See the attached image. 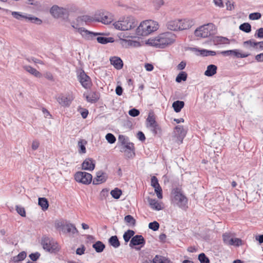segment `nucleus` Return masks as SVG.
Masks as SVG:
<instances>
[{
  "label": "nucleus",
  "instance_id": "1",
  "mask_svg": "<svg viewBox=\"0 0 263 263\" xmlns=\"http://www.w3.org/2000/svg\"><path fill=\"white\" fill-rule=\"evenodd\" d=\"M91 21V18L88 15H82L77 18L76 23H71V27L75 29L76 32L79 33L82 37L86 40H92L94 36L103 34L99 32H93L86 29L81 26H84Z\"/></svg>",
  "mask_w": 263,
  "mask_h": 263
},
{
  "label": "nucleus",
  "instance_id": "2",
  "mask_svg": "<svg viewBox=\"0 0 263 263\" xmlns=\"http://www.w3.org/2000/svg\"><path fill=\"white\" fill-rule=\"evenodd\" d=\"M159 27L158 23L155 21L152 20L143 21L136 29L137 36L138 37L147 36L157 30Z\"/></svg>",
  "mask_w": 263,
  "mask_h": 263
},
{
  "label": "nucleus",
  "instance_id": "3",
  "mask_svg": "<svg viewBox=\"0 0 263 263\" xmlns=\"http://www.w3.org/2000/svg\"><path fill=\"white\" fill-rule=\"evenodd\" d=\"M176 40V35L172 32H165L159 34L149 41V44L157 48H164L172 44Z\"/></svg>",
  "mask_w": 263,
  "mask_h": 263
},
{
  "label": "nucleus",
  "instance_id": "4",
  "mask_svg": "<svg viewBox=\"0 0 263 263\" xmlns=\"http://www.w3.org/2000/svg\"><path fill=\"white\" fill-rule=\"evenodd\" d=\"M114 27L119 30H131L137 26L136 19L132 16H127L120 18L112 24Z\"/></svg>",
  "mask_w": 263,
  "mask_h": 263
},
{
  "label": "nucleus",
  "instance_id": "5",
  "mask_svg": "<svg viewBox=\"0 0 263 263\" xmlns=\"http://www.w3.org/2000/svg\"><path fill=\"white\" fill-rule=\"evenodd\" d=\"M216 27L213 23H208L197 28L194 31L196 37L205 38L214 34L215 32Z\"/></svg>",
  "mask_w": 263,
  "mask_h": 263
},
{
  "label": "nucleus",
  "instance_id": "6",
  "mask_svg": "<svg viewBox=\"0 0 263 263\" xmlns=\"http://www.w3.org/2000/svg\"><path fill=\"white\" fill-rule=\"evenodd\" d=\"M172 202L182 209H185L187 203L186 197L178 190H174L172 193Z\"/></svg>",
  "mask_w": 263,
  "mask_h": 263
},
{
  "label": "nucleus",
  "instance_id": "7",
  "mask_svg": "<svg viewBox=\"0 0 263 263\" xmlns=\"http://www.w3.org/2000/svg\"><path fill=\"white\" fill-rule=\"evenodd\" d=\"M118 37L123 42L127 43L128 46L138 47L140 45V43L137 41H134L130 40H127L128 38L137 37L136 31L133 33L121 32L118 34Z\"/></svg>",
  "mask_w": 263,
  "mask_h": 263
},
{
  "label": "nucleus",
  "instance_id": "8",
  "mask_svg": "<svg viewBox=\"0 0 263 263\" xmlns=\"http://www.w3.org/2000/svg\"><path fill=\"white\" fill-rule=\"evenodd\" d=\"M74 179L77 182L84 184H90L92 180V175L87 172H78L74 175Z\"/></svg>",
  "mask_w": 263,
  "mask_h": 263
},
{
  "label": "nucleus",
  "instance_id": "9",
  "mask_svg": "<svg viewBox=\"0 0 263 263\" xmlns=\"http://www.w3.org/2000/svg\"><path fill=\"white\" fill-rule=\"evenodd\" d=\"M43 248L48 252H53L58 248L57 243L48 237H44L41 241Z\"/></svg>",
  "mask_w": 263,
  "mask_h": 263
},
{
  "label": "nucleus",
  "instance_id": "10",
  "mask_svg": "<svg viewBox=\"0 0 263 263\" xmlns=\"http://www.w3.org/2000/svg\"><path fill=\"white\" fill-rule=\"evenodd\" d=\"M146 122L147 127L153 133V134L157 135L160 133L161 129L156 122L153 116L149 115L146 119Z\"/></svg>",
  "mask_w": 263,
  "mask_h": 263
},
{
  "label": "nucleus",
  "instance_id": "11",
  "mask_svg": "<svg viewBox=\"0 0 263 263\" xmlns=\"http://www.w3.org/2000/svg\"><path fill=\"white\" fill-rule=\"evenodd\" d=\"M220 54L224 56H232L236 58H245L250 55L249 53H242L239 49L225 50L220 52Z\"/></svg>",
  "mask_w": 263,
  "mask_h": 263
},
{
  "label": "nucleus",
  "instance_id": "12",
  "mask_svg": "<svg viewBox=\"0 0 263 263\" xmlns=\"http://www.w3.org/2000/svg\"><path fill=\"white\" fill-rule=\"evenodd\" d=\"M78 78L82 86L85 88L87 89L91 86V82L90 78L83 70H80L78 74Z\"/></svg>",
  "mask_w": 263,
  "mask_h": 263
},
{
  "label": "nucleus",
  "instance_id": "13",
  "mask_svg": "<svg viewBox=\"0 0 263 263\" xmlns=\"http://www.w3.org/2000/svg\"><path fill=\"white\" fill-rule=\"evenodd\" d=\"M73 99V97L70 95H64L61 94L57 98V101L62 106H69Z\"/></svg>",
  "mask_w": 263,
  "mask_h": 263
},
{
  "label": "nucleus",
  "instance_id": "14",
  "mask_svg": "<svg viewBox=\"0 0 263 263\" xmlns=\"http://www.w3.org/2000/svg\"><path fill=\"white\" fill-rule=\"evenodd\" d=\"M108 178L107 174L102 171H99L96 173V176L93 179L92 183L95 185L99 184L105 182Z\"/></svg>",
  "mask_w": 263,
  "mask_h": 263
},
{
  "label": "nucleus",
  "instance_id": "15",
  "mask_svg": "<svg viewBox=\"0 0 263 263\" xmlns=\"http://www.w3.org/2000/svg\"><path fill=\"white\" fill-rule=\"evenodd\" d=\"M186 132L182 126H177L175 128L174 134L177 137L178 140L179 141V143H181L183 141V139L186 136Z\"/></svg>",
  "mask_w": 263,
  "mask_h": 263
},
{
  "label": "nucleus",
  "instance_id": "16",
  "mask_svg": "<svg viewBox=\"0 0 263 263\" xmlns=\"http://www.w3.org/2000/svg\"><path fill=\"white\" fill-rule=\"evenodd\" d=\"M147 201L151 208L154 210L160 211L164 208L163 203L161 201H158L156 199L148 198Z\"/></svg>",
  "mask_w": 263,
  "mask_h": 263
},
{
  "label": "nucleus",
  "instance_id": "17",
  "mask_svg": "<svg viewBox=\"0 0 263 263\" xmlns=\"http://www.w3.org/2000/svg\"><path fill=\"white\" fill-rule=\"evenodd\" d=\"M195 24L194 19L186 18L180 19V30L187 29L192 27Z\"/></svg>",
  "mask_w": 263,
  "mask_h": 263
},
{
  "label": "nucleus",
  "instance_id": "18",
  "mask_svg": "<svg viewBox=\"0 0 263 263\" xmlns=\"http://www.w3.org/2000/svg\"><path fill=\"white\" fill-rule=\"evenodd\" d=\"M65 9L63 8L60 7L57 5L53 6L50 10V12L54 18H59L64 15Z\"/></svg>",
  "mask_w": 263,
  "mask_h": 263
},
{
  "label": "nucleus",
  "instance_id": "19",
  "mask_svg": "<svg viewBox=\"0 0 263 263\" xmlns=\"http://www.w3.org/2000/svg\"><path fill=\"white\" fill-rule=\"evenodd\" d=\"M166 27L172 31L180 30V19L169 20L166 23Z\"/></svg>",
  "mask_w": 263,
  "mask_h": 263
},
{
  "label": "nucleus",
  "instance_id": "20",
  "mask_svg": "<svg viewBox=\"0 0 263 263\" xmlns=\"http://www.w3.org/2000/svg\"><path fill=\"white\" fill-rule=\"evenodd\" d=\"M82 168L84 170L92 171L95 167V161L92 159H86L82 164Z\"/></svg>",
  "mask_w": 263,
  "mask_h": 263
},
{
  "label": "nucleus",
  "instance_id": "21",
  "mask_svg": "<svg viewBox=\"0 0 263 263\" xmlns=\"http://www.w3.org/2000/svg\"><path fill=\"white\" fill-rule=\"evenodd\" d=\"M100 15V17L97 19V21L104 24H110L113 20L111 15L107 12H102Z\"/></svg>",
  "mask_w": 263,
  "mask_h": 263
},
{
  "label": "nucleus",
  "instance_id": "22",
  "mask_svg": "<svg viewBox=\"0 0 263 263\" xmlns=\"http://www.w3.org/2000/svg\"><path fill=\"white\" fill-rule=\"evenodd\" d=\"M145 243V240L143 237L142 235H137L135 236H133L132 238L129 246L132 247L133 246H137V245H144Z\"/></svg>",
  "mask_w": 263,
  "mask_h": 263
},
{
  "label": "nucleus",
  "instance_id": "23",
  "mask_svg": "<svg viewBox=\"0 0 263 263\" xmlns=\"http://www.w3.org/2000/svg\"><path fill=\"white\" fill-rule=\"evenodd\" d=\"M111 64L117 69H120L122 68L123 64L121 59L117 57H114L110 58Z\"/></svg>",
  "mask_w": 263,
  "mask_h": 263
},
{
  "label": "nucleus",
  "instance_id": "24",
  "mask_svg": "<svg viewBox=\"0 0 263 263\" xmlns=\"http://www.w3.org/2000/svg\"><path fill=\"white\" fill-rule=\"evenodd\" d=\"M24 68L26 71H27V72H28L29 73H30V74H32L33 76L36 78H40L42 77V74L41 72H40L36 69L30 66H24Z\"/></svg>",
  "mask_w": 263,
  "mask_h": 263
},
{
  "label": "nucleus",
  "instance_id": "25",
  "mask_svg": "<svg viewBox=\"0 0 263 263\" xmlns=\"http://www.w3.org/2000/svg\"><path fill=\"white\" fill-rule=\"evenodd\" d=\"M217 67L216 65L211 64L208 66L206 70L204 72V75L208 77H212L216 73Z\"/></svg>",
  "mask_w": 263,
  "mask_h": 263
},
{
  "label": "nucleus",
  "instance_id": "26",
  "mask_svg": "<svg viewBox=\"0 0 263 263\" xmlns=\"http://www.w3.org/2000/svg\"><path fill=\"white\" fill-rule=\"evenodd\" d=\"M65 226L66 230L65 234H68L70 236H73L78 233V230L73 224L68 222Z\"/></svg>",
  "mask_w": 263,
  "mask_h": 263
},
{
  "label": "nucleus",
  "instance_id": "27",
  "mask_svg": "<svg viewBox=\"0 0 263 263\" xmlns=\"http://www.w3.org/2000/svg\"><path fill=\"white\" fill-rule=\"evenodd\" d=\"M68 223L67 221H58L55 223V228L60 232H62L63 233H66V225Z\"/></svg>",
  "mask_w": 263,
  "mask_h": 263
},
{
  "label": "nucleus",
  "instance_id": "28",
  "mask_svg": "<svg viewBox=\"0 0 263 263\" xmlns=\"http://www.w3.org/2000/svg\"><path fill=\"white\" fill-rule=\"evenodd\" d=\"M184 103L182 101H176L173 102L172 107L176 112H179L184 107Z\"/></svg>",
  "mask_w": 263,
  "mask_h": 263
},
{
  "label": "nucleus",
  "instance_id": "29",
  "mask_svg": "<svg viewBox=\"0 0 263 263\" xmlns=\"http://www.w3.org/2000/svg\"><path fill=\"white\" fill-rule=\"evenodd\" d=\"M39 205L42 208L43 211H45L48 208V201L45 198H39Z\"/></svg>",
  "mask_w": 263,
  "mask_h": 263
},
{
  "label": "nucleus",
  "instance_id": "30",
  "mask_svg": "<svg viewBox=\"0 0 263 263\" xmlns=\"http://www.w3.org/2000/svg\"><path fill=\"white\" fill-rule=\"evenodd\" d=\"M86 100L88 102L93 103L96 102L98 99L97 94L95 92H90L86 96Z\"/></svg>",
  "mask_w": 263,
  "mask_h": 263
},
{
  "label": "nucleus",
  "instance_id": "31",
  "mask_svg": "<svg viewBox=\"0 0 263 263\" xmlns=\"http://www.w3.org/2000/svg\"><path fill=\"white\" fill-rule=\"evenodd\" d=\"M97 40L98 43L102 44H105L108 43H112L114 41V38L111 37H106L103 36H98L97 38Z\"/></svg>",
  "mask_w": 263,
  "mask_h": 263
},
{
  "label": "nucleus",
  "instance_id": "32",
  "mask_svg": "<svg viewBox=\"0 0 263 263\" xmlns=\"http://www.w3.org/2000/svg\"><path fill=\"white\" fill-rule=\"evenodd\" d=\"M92 247L98 253L102 252L105 248V245L100 241H97L92 245Z\"/></svg>",
  "mask_w": 263,
  "mask_h": 263
},
{
  "label": "nucleus",
  "instance_id": "33",
  "mask_svg": "<svg viewBox=\"0 0 263 263\" xmlns=\"http://www.w3.org/2000/svg\"><path fill=\"white\" fill-rule=\"evenodd\" d=\"M109 242L115 248H117L120 246V242L117 236H111L109 239Z\"/></svg>",
  "mask_w": 263,
  "mask_h": 263
},
{
  "label": "nucleus",
  "instance_id": "34",
  "mask_svg": "<svg viewBox=\"0 0 263 263\" xmlns=\"http://www.w3.org/2000/svg\"><path fill=\"white\" fill-rule=\"evenodd\" d=\"M153 263H169V260L164 257L156 255L153 258Z\"/></svg>",
  "mask_w": 263,
  "mask_h": 263
},
{
  "label": "nucleus",
  "instance_id": "35",
  "mask_svg": "<svg viewBox=\"0 0 263 263\" xmlns=\"http://www.w3.org/2000/svg\"><path fill=\"white\" fill-rule=\"evenodd\" d=\"M239 28L240 30L246 33H249L251 31V26L248 23H245L241 24L239 26Z\"/></svg>",
  "mask_w": 263,
  "mask_h": 263
},
{
  "label": "nucleus",
  "instance_id": "36",
  "mask_svg": "<svg viewBox=\"0 0 263 263\" xmlns=\"http://www.w3.org/2000/svg\"><path fill=\"white\" fill-rule=\"evenodd\" d=\"M26 253L24 251L21 252L17 256L13 257V261L14 262H18L23 260L26 257Z\"/></svg>",
  "mask_w": 263,
  "mask_h": 263
},
{
  "label": "nucleus",
  "instance_id": "37",
  "mask_svg": "<svg viewBox=\"0 0 263 263\" xmlns=\"http://www.w3.org/2000/svg\"><path fill=\"white\" fill-rule=\"evenodd\" d=\"M25 18L37 25H40L42 23V21L41 19L35 16L30 15L28 16L26 15V17Z\"/></svg>",
  "mask_w": 263,
  "mask_h": 263
},
{
  "label": "nucleus",
  "instance_id": "38",
  "mask_svg": "<svg viewBox=\"0 0 263 263\" xmlns=\"http://www.w3.org/2000/svg\"><path fill=\"white\" fill-rule=\"evenodd\" d=\"M86 144V141L85 140H81L78 142V147L79 148V152L81 154L86 153V148L85 145Z\"/></svg>",
  "mask_w": 263,
  "mask_h": 263
},
{
  "label": "nucleus",
  "instance_id": "39",
  "mask_svg": "<svg viewBox=\"0 0 263 263\" xmlns=\"http://www.w3.org/2000/svg\"><path fill=\"white\" fill-rule=\"evenodd\" d=\"M187 79V74L184 71L180 72L176 78V81L178 83L181 82L182 81H185Z\"/></svg>",
  "mask_w": 263,
  "mask_h": 263
},
{
  "label": "nucleus",
  "instance_id": "40",
  "mask_svg": "<svg viewBox=\"0 0 263 263\" xmlns=\"http://www.w3.org/2000/svg\"><path fill=\"white\" fill-rule=\"evenodd\" d=\"M134 234L135 232L133 230H129L125 232L123 235V238L124 241L126 242H128Z\"/></svg>",
  "mask_w": 263,
  "mask_h": 263
},
{
  "label": "nucleus",
  "instance_id": "41",
  "mask_svg": "<svg viewBox=\"0 0 263 263\" xmlns=\"http://www.w3.org/2000/svg\"><path fill=\"white\" fill-rule=\"evenodd\" d=\"M110 194L114 198L118 199L121 196L122 191L118 188H116L110 192Z\"/></svg>",
  "mask_w": 263,
  "mask_h": 263
},
{
  "label": "nucleus",
  "instance_id": "42",
  "mask_svg": "<svg viewBox=\"0 0 263 263\" xmlns=\"http://www.w3.org/2000/svg\"><path fill=\"white\" fill-rule=\"evenodd\" d=\"M214 42L217 44H229V40L224 37L222 36H217L215 38Z\"/></svg>",
  "mask_w": 263,
  "mask_h": 263
},
{
  "label": "nucleus",
  "instance_id": "43",
  "mask_svg": "<svg viewBox=\"0 0 263 263\" xmlns=\"http://www.w3.org/2000/svg\"><path fill=\"white\" fill-rule=\"evenodd\" d=\"M222 237L224 243L226 245H230L231 242H232L233 239L231 235L229 233H224L223 234Z\"/></svg>",
  "mask_w": 263,
  "mask_h": 263
},
{
  "label": "nucleus",
  "instance_id": "44",
  "mask_svg": "<svg viewBox=\"0 0 263 263\" xmlns=\"http://www.w3.org/2000/svg\"><path fill=\"white\" fill-rule=\"evenodd\" d=\"M244 46H247V45H249L251 47L255 48L256 49H258L257 46V42H255L253 40H250L247 41H245L243 43Z\"/></svg>",
  "mask_w": 263,
  "mask_h": 263
},
{
  "label": "nucleus",
  "instance_id": "45",
  "mask_svg": "<svg viewBox=\"0 0 263 263\" xmlns=\"http://www.w3.org/2000/svg\"><path fill=\"white\" fill-rule=\"evenodd\" d=\"M11 14L15 18L18 20H21L22 18H25L26 17V15H23L21 12H20L12 11Z\"/></svg>",
  "mask_w": 263,
  "mask_h": 263
},
{
  "label": "nucleus",
  "instance_id": "46",
  "mask_svg": "<svg viewBox=\"0 0 263 263\" xmlns=\"http://www.w3.org/2000/svg\"><path fill=\"white\" fill-rule=\"evenodd\" d=\"M105 138L106 140L108 141V142L110 144L114 143L116 140V138L115 137V136L111 133H108L106 134Z\"/></svg>",
  "mask_w": 263,
  "mask_h": 263
},
{
  "label": "nucleus",
  "instance_id": "47",
  "mask_svg": "<svg viewBox=\"0 0 263 263\" xmlns=\"http://www.w3.org/2000/svg\"><path fill=\"white\" fill-rule=\"evenodd\" d=\"M16 211L17 213L22 217H26V211L24 208L20 206L16 205Z\"/></svg>",
  "mask_w": 263,
  "mask_h": 263
},
{
  "label": "nucleus",
  "instance_id": "48",
  "mask_svg": "<svg viewBox=\"0 0 263 263\" xmlns=\"http://www.w3.org/2000/svg\"><path fill=\"white\" fill-rule=\"evenodd\" d=\"M198 259L200 263H210L209 259L204 253H201L198 256Z\"/></svg>",
  "mask_w": 263,
  "mask_h": 263
},
{
  "label": "nucleus",
  "instance_id": "49",
  "mask_svg": "<svg viewBox=\"0 0 263 263\" xmlns=\"http://www.w3.org/2000/svg\"><path fill=\"white\" fill-rule=\"evenodd\" d=\"M148 228L150 229L153 230L154 231H156L159 229V224L158 222L155 221L152 222H150L148 224Z\"/></svg>",
  "mask_w": 263,
  "mask_h": 263
},
{
  "label": "nucleus",
  "instance_id": "50",
  "mask_svg": "<svg viewBox=\"0 0 263 263\" xmlns=\"http://www.w3.org/2000/svg\"><path fill=\"white\" fill-rule=\"evenodd\" d=\"M155 192L156 194L157 197L158 199H161L163 198L162 190L161 186L159 185L154 188Z\"/></svg>",
  "mask_w": 263,
  "mask_h": 263
},
{
  "label": "nucleus",
  "instance_id": "51",
  "mask_svg": "<svg viewBox=\"0 0 263 263\" xmlns=\"http://www.w3.org/2000/svg\"><path fill=\"white\" fill-rule=\"evenodd\" d=\"M242 245V240L238 238H233L232 239V242H231L230 245L231 246H235L238 247L239 246H241Z\"/></svg>",
  "mask_w": 263,
  "mask_h": 263
},
{
  "label": "nucleus",
  "instance_id": "52",
  "mask_svg": "<svg viewBox=\"0 0 263 263\" xmlns=\"http://www.w3.org/2000/svg\"><path fill=\"white\" fill-rule=\"evenodd\" d=\"M125 221L126 222L134 225L135 223V219L131 215H127L124 218Z\"/></svg>",
  "mask_w": 263,
  "mask_h": 263
},
{
  "label": "nucleus",
  "instance_id": "53",
  "mask_svg": "<svg viewBox=\"0 0 263 263\" xmlns=\"http://www.w3.org/2000/svg\"><path fill=\"white\" fill-rule=\"evenodd\" d=\"M261 14L258 12L252 13L249 15V18L252 20H258L261 17Z\"/></svg>",
  "mask_w": 263,
  "mask_h": 263
},
{
  "label": "nucleus",
  "instance_id": "54",
  "mask_svg": "<svg viewBox=\"0 0 263 263\" xmlns=\"http://www.w3.org/2000/svg\"><path fill=\"white\" fill-rule=\"evenodd\" d=\"M118 140L122 145L125 144L128 141V138L122 135L119 136Z\"/></svg>",
  "mask_w": 263,
  "mask_h": 263
},
{
  "label": "nucleus",
  "instance_id": "55",
  "mask_svg": "<svg viewBox=\"0 0 263 263\" xmlns=\"http://www.w3.org/2000/svg\"><path fill=\"white\" fill-rule=\"evenodd\" d=\"M128 114L130 116L135 117L139 115L140 112L138 109L136 108H133L129 110Z\"/></svg>",
  "mask_w": 263,
  "mask_h": 263
},
{
  "label": "nucleus",
  "instance_id": "56",
  "mask_svg": "<svg viewBox=\"0 0 263 263\" xmlns=\"http://www.w3.org/2000/svg\"><path fill=\"white\" fill-rule=\"evenodd\" d=\"M151 185L154 187L159 186L158 180L155 176H153L151 178Z\"/></svg>",
  "mask_w": 263,
  "mask_h": 263
},
{
  "label": "nucleus",
  "instance_id": "57",
  "mask_svg": "<svg viewBox=\"0 0 263 263\" xmlns=\"http://www.w3.org/2000/svg\"><path fill=\"white\" fill-rule=\"evenodd\" d=\"M255 37L262 39L263 38V28L257 29L254 35Z\"/></svg>",
  "mask_w": 263,
  "mask_h": 263
},
{
  "label": "nucleus",
  "instance_id": "58",
  "mask_svg": "<svg viewBox=\"0 0 263 263\" xmlns=\"http://www.w3.org/2000/svg\"><path fill=\"white\" fill-rule=\"evenodd\" d=\"M40 142L37 140H33L32 142V144H31V148L32 150L33 151H35L36 150L39 146H40Z\"/></svg>",
  "mask_w": 263,
  "mask_h": 263
},
{
  "label": "nucleus",
  "instance_id": "59",
  "mask_svg": "<svg viewBox=\"0 0 263 263\" xmlns=\"http://www.w3.org/2000/svg\"><path fill=\"white\" fill-rule=\"evenodd\" d=\"M153 3L157 9H159L164 4L163 0H154Z\"/></svg>",
  "mask_w": 263,
  "mask_h": 263
},
{
  "label": "nucleus",
  "instance_id": "60",
  "mask_svg": "<svg viewBox=\"0 0 263 263\" xmlns=\"http://www.w3.org/2000/svg\"><path fill=\"white\" fill-rule=\"evenodd\" d=\"M85 249V247L84 246H82L76 250V254L77 255H81L84 254Z\"/></svg>",
  "mask_w": 263,
  "mask_h": 263
},
{
  "label": "nucleus",
  "instance_id": "61",
  "mask_svg": "<svg viewBox=\"0 0 263 263\" xmlns=\"http://www.w3.org/2000/svg\"><path fill=\"white\" fill-rule=\"evenodd\" d=\"M40 253L36 252L35 253H31L29 255L30 259L33 261H36L40 257Z\"/></svg>",
  "mask_w": 263,
  "mask_h": 263
},
{
  "label": "nucleus",
  "instance_id": "62",
  "mask_svg": "<svg viewBox=\"0 0 263 263\" xmlns=\"http://www.w3.org/2000/svg\"><path fill=\"white\" fill-rule=\"evenodd\" d=\"M123 145H124V146L127 149H128L130 151H134V146L133 143H130L128 141L125 144H124Z\"/></svg>",
  "mask_w": 263,
  "mask_h": 263
},
{
  "label": "nucleus",
  "instance_id": "63",
  "mask_svg": "<svg viewBox=\"0 0 263 263\" xmlns=\"http://www.w3.org/2000/svg\"><path fill=\"white\" fill-rule=\"evenodd\" d=\"M213 2L217 7L222 8L224 6L222 0H213Z\"/></svg>",
  "mask_w": 263,
  "mask_h": 263
},
{
  "label": "nucleus",
  "instance_id": "64",
  "mask_svg": "<svg viewBox=\"0 0 263 263\" xmlns=\"http://www.w3.org/2000/svg\"><path fill=\"white\" fill-rule=\"evenodd\" d=\"M255 60L258 62H263V52L260 54H257L255 56Z\"/></svg>",
  "mask_w": 263,
  "mask_h": 263
}]
</instances>
